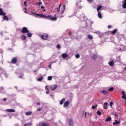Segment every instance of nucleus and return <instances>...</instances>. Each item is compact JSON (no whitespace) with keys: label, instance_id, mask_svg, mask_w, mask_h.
I'll use <instances>...</instances> for the list:
<instances>
[{"label":"nucleus","instance_id":"47","mask_svg":"<svg viewBox=\"0 0 126 126\" xmlns=\"http://www.w3.org/2000/svg\"><path fill=\"white\" fill-rule=\"evenodd\" d=\"M46 94H49V93L50 92V91H49V89H46Z\"/></svg>","mask_w":126,"mask_h":126},{"label":"nucleus","instance_id":"50","mask_svg":"<svg viewBox=\"0 0 126 126\" xmlns=\"http://www.w3.org/2000/svg\"><path fill=\"white\" fill-rule=\"evenodd\" d=\"M111 28H112V26L109 25V26H108V29H111Z\"/></svg>","mask_w":126,"mask_h":126},{"label":"nucleus","instance_id":"45","mask_svg":"<svg viewBox=\"0 0 126 126\" xmlns=\"http://www.w3.org/2000/svg\"><path fill=\"white\" fill-rule=\"evenodd\" d=\"M114 103H113V102H110V107L112 108V106H113V104Z\"/></svg>","mask_w":126,"mask_h":126},{"label":"nucleus","instance_id":"26","mask_svg":"<svg viewBox=\"0 0 126 126\" xmlns=\"http://www.w3.org/2000/svg\"><path fill=\"white\" fill-rule=\"evenodd\" d=\"M3 19H4V20H6L7 21H8V17L5 15L3 16Z\"/></svg>","mask_w":126,"mask_h":126},{"label":"nucleus","instance_id":"55","mask_svg":"<svg viewBox=\"0 0 126 126\" xmlns=\"http://www.w3.org/2000/svg\"><path fill=\"white\" fill-rule=\"evenodd\" d=\"M39 17H41V18H43V14H40V16H39Z\"/></svg>","mask_w":126,"mask_h":126},{"label":"nucleus","instance_id":"59","mask_svg":"<svg viewBox=\"0 0 126 126\" xmlns=\"http://www.w3.org/2000/svg\"><path fill=\"white\" fill-rule=\"evenodd\" d=\"M96 34H100V32H95Z\"/></svg>","mask_w":126,"mask_h":126},{"label":"nucleus","instance_id":"27","mask_svg":"<svg viewBox=\"0 0 126 126\" xmlns=\"http://www.w3.org/2000/svg\"><path fill=\"white\" fill-rule=\"evenodd\" d=\"M22 40H26V37L24 35H22L21 36Z\"/></svg>","mask_w":126,"mask_h":126},{"label":"nucleus","instance_id":"28","mask_svg":"<svg viewBox=\"0 0 126 126\" xmlns=\"http://www.w3.org/2000/svg\"><path fill=\"white\" fill-rule=\"evenodd\" d=\"M101 93H103V94H108V92L106 90L101 91Z\"/></svg>","mask_w":126,"mask_h":126},{"label":"nucleus","instance_id":"15","mask_svg":"<svg viewBox=\"0 0 126 126\" xmlns=\"http://www.w3.org/2000/svg\"><path fill=\"white\" fill-rule=\"evenodd\" d=\"M7 112H8L9 113H15V110L14 109H6Z\"/></svg>","mask_w":126,"mask_h":126},{"label":"nucleus","instance_id":"29","mask_svg":"<svg viewBox=\"0 0 126 126\" xmlns=\"http://www.w3.org/2000/svg\"><path fill=\"white\" fill-rule=\"evenodd\" d=\"M88 38L90 39V40H92L93 39V36L90 34L88 35Z\"/></svg>","mask_w":126,"mask_h":126},{"label":"nucleus","instance_id":"5","mask_svg":"<svg viewBox=\"0 0 126 126\" xmlns=\"http://www.w3.org/2000/svg\"><path fill=\"white\" fill-rule=\"evenodd\" d=\"M51 15H44V14H42V18H43V19H49V18H51Z\"/></svg>","mask_w":126,"mask_h":126},{"label":"nucleus","instance_id":"49","mask_svg":"<svg viewBox=\"0 0 126 126\" xmlns=\"http://www.w3.org/2000/svg\"><path fill=\"white\" fill-rule=\"evenodd\" d=\"M108 105H109V103H107V102H105V103H104V106H108Z\"/></svg>","mask_w":126,"mask_h":126},{"label":"nucleus","instance_id":"48","mask_svg":"<svg viewBox=\"0 0 126 126\" xmlns=\"http://www.w3.org/2000/svg\"><path fill=\"white\" fill-rule=\"evenodd\" d=\"M76 5H77V7H78V8H82V6H77V3H76Z\"/></svg>","mask_w":126,"mask_h":126},{"label":"nucleus","instance_id":"56","mask_svg":"<svg viewBox=\"0 0 126 126\" xmlns=\"http://www.w3.org/2000/svg\"><path fill=\"white\" fill-rule=\"evenodd\" d=\"M23 77V75L22 74L21 75H20L19 77V78H22Z\"/></svg>","mask_w":126,"mask_h":126},{"label":"nucleus","instance_id":"23","mask_svg":"<svg viewBox=\"0 0 126 126\" xmlns=\"http://www.w3.org/2000/svg\"><path fill=\"white\" fill-rule=\"evenodd\" d=\"M32 125V122L27 123L24 125V126H31Z\"/></svg>","mask_w":126,"mask_h":126},{"label":"nucleus","instance_id":"13","mask_svg":"<svg viewBox=\"0 0 126 126\" xmlns=\"http://www.w3.org/2000/svg\"><path fill=\"white\" fill-rule=\"evenodd\" d=\"M0 15H2V16L5 15V13L3 12V11H2V9L1 8H0Z\"/></svg>","mask_w":126,"mask_h":126},{"label":"nucleus","instance_id":"64","mask_svg":"<svg viewBox=\"0 0 126 126\" xmlns=\"http://www.w3.org/2000/svg\"><path fill=\"white\" fill-rule=\"evenodd\" d=\"M40 14H36L37 16H39Z\"/></svg>","mask_w":126,"mask_h":126},{"label":"nucleus","instance_id":"57","mask_svg":"<svg viewBox=\"0 0 126 126\" xmlns=\"http://www.w3.org/2000/svg\"><path fill=\"white\" fill-rule=\"evenodd\" d=\"M87 116V113L85 112V117L86 118Z\"/></svg>","mask_w":126,"mask_h":126},{"label":"nucleus","instance_id":"22","mask_svg":"<svg viewBox=\"0 0 126 126\" xmlns=\"http://www.w3.org/2000/svg\"><path fill=\"white\" fill-rule=\"evenodd\" d=\"M109 64L110 66H114V61H112L109 62Z\"/></svg>","mask_w":126,"mask_h":126},{"label":"nucleus","instance_id":"19","mask_svg":"<svg viewBox=\"0 0 126 126\" xmlns=\"http://www.w3.org/2000/svg\"><path fill=\"white\" fill-rule=\"evenodd\" d=\"M64 101H65V99L64 98H63L60 102V105H63Z\"/></svg>","mask_w":126,"mask_h":126},{"label":"nucleus","instance_id":"25","mask_svg":"<svg viewBox=\"0 0 126 126\" xmlns=\"http://www.w3.org/2000/svg\"><path fill=\"white\" fill-rule=\"evenodd\" d=\"M32 114V111H28L26 113V116H30V115H31Z\"/></svg>","mask_w":126,"mask_h":126},{"label":"nucleus","instance_id":"34","mask_svg":"<svg viewBox=\"0 0 126 126\" xmlns=\"http://www.w3.org/2000/svg\"><path fill=\"white\" fill-rule=\"evenodd\" d=\"M37 79V81H39V82L42 81V80H43V77H41Z\"/></svg>","mask_w":126,"mask_h":126},{"label":"nucleus","instance_id":"12","mask_svg":"<svg viewBox=\"0 0 126 126\" xmlns=\"http://www.w3.org/2000/svg\"><path fill=\"white\" fill-rule=\"evenodd\" d=\"M39 126H49V125L46 123H44L43 122L39 123Z\"/></svg>","mask_w":126,"mask_h":126},{"label":"nucleus","instance_id":"53","mask_svg":"<svg viewBox=\"0 0 126 126\" xmlns=\"http://www.w3.org/2000/svg\"><path fill=\"white\" fill-rule=\"evenodd\" d=\"M27 3V1H25L24 2V5H25V6H26V4Z\"/></svg>","mask_w":126,"mask_h":126},{"label":"nucleus","instance_id":"52","mask_svg":"<svg viewBox=\"0 0 126 126\" xmlns=\"http://www.w3.org/2000/svg\"><path fill=\"white\" fill-rule=\"evenodd\" d=\"M107 106H106V105H103V108L105 109V110H106V109H107Z\"/></svg>","mask_w":126,"mask_h":126},{"label":"nucleus","instance_id":"54","mask_svg":"<svg viewBox=\"0 0 126 126\" xmlns=\"http://www.w3.org/2000/svg\"><path fill=\"white\" fill-rule=\"evenodd\" d=\"M41 8L42 9H45V6H44L43 5H42V6H41Z\"/></svg>","mask_w":126,"mask_h":126},{"label":"nucleus","instance_id":"9","mask_svg":"<svg viewBox=\"0 0 126 126\" xmlns=\"http://www.w3.org/2000/svg\"><path fill=\"white\" fill-rule=\"evenodd\" d=\"M69 105V101H66L64 103L63 107L64 108H66L67 106Z\"/></svg>","mask_w":126,"mask_h":126},{"label":"nucleus","instance_id":"63","mask_svg":"<svg viewBox=\"0 0 126 126\" xmlns=\"http://www.w3.org/2000/svg\"><path fill=\"white\" fill-rule=\"evenodd\" d=\"M68 34H69V36H70V35H71V32H68Z\"/></svg>","mask_w":126,"mask_h":126},{"label":"nucleus","instance_id":"51","mask_svg":"<svg viewBox=\"0 0 126 126\" xmlns=\"http://www.w3.org/2000/svg\"><path fill=\"white\" fill-rule=\"evenodd\" d=\"M115 116L116 119H118L119 118V116L117 114H115Z\"/></svg>","mask_w":126,"mask_h":126},{"label":"nucleus","instance_id":"4","mask_svg":"<svg viewBox=\"0 0 126 126\" xmlns=\"http://www.w3.org/2000/svg\"><path fill=\"white\" fill-rule=\"evenodd\" d=\"M79 18L80 19L81 21H83V20L85 19V15L82 14L81 16H80Z\"/></svg>","mask_w":126,"mask_h":126},{"label":"nucleus","instance_id":"7","mask_svg":"<svg viewBox=\"0 0 126 126\" xmlns=\"http://www.w3.org/2000/svg\"><path fill=\"white\" fill-rule=\"evenodd\" d=\"M122 39H124V40H126V38L125 37V36L122 34H120L118 36V39L119 40H122Z\"/></svg>","mask_w":126,"mask_h":126},{"label":"nucleus","instance_id":"60","mask_svg":"<svg viewBox=\"0 0 126 126\" xmlns=\"http://www.w3.org/2000/svg\"><path fill=\"white\" fill-rule=\"evenodd\" d=\"M7 99V98H4L3 99V100L4 101H6Z\"/></svg>","mask_w":126,"mask_h":126},{"label":"nucleus","instance_id":"43","mask_svg":"<svg viewBox=\"0 0 126 126\" xmlns=\"http://www.w3.org/2000/svg\"><path fill=\"white\" fill-rule=\"evenodd\" d=\"M1 36H3V32L1 31L0 32Z\"/></svg>","mask_w":126,"mask_h":126},{"label":"nucleus","instance_id":"8","mask_svg":"<svg viewBox=\"0 0 126 126\" xmlns=\"http://www.w3.org/2000/svg\"><path fill=\"white\" fill-rule=\"evenodd\" d=\"M126 49V46H121V48L119 49L120 52H124Z\"/></svg>","mask_w":126,"mask_h":126},{"label":"nucleus","instance_id":"17","mask_svg":"<svg viewBox=\"0 0 126 126\" xmlns=\"http://www.w3.org/2000/svg\"><path fill=\"white\" fill-rule=\"evenodd\" d=\"M50 20H52V21H57V18L56 17H51Z\"/></svg>","mask_w":126,"mask_h":126},{"label":"nucleus","instance_id":"20","mask_svg":"<svg viewBox=\"0 0 126 126\" xmlns=\"http://www.w3.org/2000/svg\"><path fill=\"white\" fill-rule=\"evenodd\" d=\"M120 123H121V121H118V120H115V122L113 123V125H119V124H120Z\"/></svg>","mask_w":126,"mask_h":126},{"label":"nucleus","instance_id":"38","mask_svg":"<svg viewBox=\"0 0 126 126\" xmlns=\"http://www.w3.org/2000/svg\"><path fill=\"white\" fill-rule=\"evenodd\" d=\"M63 6L64 10L62 12L61 14H63V12L64 11V9H65V5H63Z\"/></svg>","mask_w":126,"mask_h":126},{"label":"nucleus","instance_id":"31","mask_svg":"<svg viewBox=\"0 0 126 126\" xmlns=\"http://www.w3.org/2000/svg\"><path fill=\"white\" fill-rule=\"evenodd\" d=\"M27 33H27V36H28V37H32V33H30V32H27Z\"/></svg>","mask_w":126,"mask_h":126},{"label":"nucleus","instance_id":"36","mask_svg":"<svg viewBox=\"0 0 126 126\" xmlns=\"http://www.w3.org/2000/svg\"><path fill=\"white\" fill-rule=\"evenodd\" d=\"M52 78H53V77L52 76H49L48 77L47 79H48V80L50 81V80H52Z\"/></svg>","mask_w":126,"mask_h":126},{"label":"nucleus","instance_id":"18","mask_svg":"<svg viewBox=\"0 0 126 126\" xmlns=\"http://www.w3.org/2000/svg\"><path fill=\"white\" fill-rule=\"evenodd\" d=\"M112 120V118L111 117H108L105 120L106 123H108V122H110V121Z\"/></svg>","mask_w":126,"mask_h":126},{"label":"nucleus","instance_id":"35","mask_svg":"<svg viewBox=\"0 0 126 126\" xmlns=\"http://www.w3.org/2000/svg\"><path fill=\"white\" fill-rule=\"evenodd\" d=\"M96 114L98 115V116H101V112L100 111H97V112H96Z\"/></svg>","mask_w":126,"mask_h":126},{"label":"nucleus","instance_id":"3","mask_svg":"<svg viewBox=\"0 0 126 126\" xmlns=\"http://www.w3.org/2000/svg\"><path fill=\"white\" fill-rule=\"evenodd\" d=\"M39 36L40 37L41 39L42 40H47L48 39V35H44L41 34H39Z\"/></svg>","mask_w":126,"mask_h":126},{"label":"nucleus","instance_id":"2","mask_svg":"<svg viewBox=\"0 0 126 126\" xmlns=\"http://www.w3.org/2000/svg\"><path fill=\"white\" fill-rule=\"evenodd\" d=\"M22 33H29V31L28 29L26 27H23L21 31Z\"/></svg>","mask_w":126,"mask_h":126},{"label":"nucleus","instance_id":"39","mask_svg":"<svg viewBox=\"0 0 126 126\" xmlns=\"http://www.w3.org/2000/svg\"><path fill=\"white\" fill-rule=\"evenodd\" d=\"M36 4H38L40 6V5L42 4V2L39 1L38 2L36 3Z\"/></svg>","mask_w":126,"mask_h":126},{"label":"nucleus","instance_id":"30","mask_svg":"<svg viewBox=\"0 0 126 126\" xmlns=\"http://www.w3.org/2000/svg\"><path fill=\"white\" fill-rule=\"evenodd\" d=\"M92 57L94 60H96V58H97V55H94L92 56Z\"/></svg>","mask_w":126,"mask_h":126},{"label":"nucleus","instance_id":"37","mask_svg":"<svg viewBox=\"0 0 126 126\" xmlns=\"http://www.w3.org/2000/svg\"><path fill=\"white\" fill-rule=\"evenodd\" d=\"M61 6H62V5H61V4L59 5V8H57L58 12H60V9L61 8Z\"/></svg>","mask_w":126,"mask_h":126},{"label":"nucleus","instance_id":"61","mask_svg":"<svg viewBox=\"0 0 126 126\" xmlns=\"http://www.w3.org/2000/svg\"><path fill=\"white\" fill-rule=\"evenodd\" d=\"M36 105H41V103H40V102H37L36 103Z\"/></svg>","mask_w":126,"mask_h":126},{"label":"nucleus","instance_id":"1","mask_svg":"<svg viewBox=\"0 0 126 126\" xmlns=\"http://www.w3.org/2000/svg\"><path fill=\"white\" fill-rule=\"evenodd\" d=\"M102 7H103L102 6H99L97 8V11L98 12V17H99V18H100V19H102V13H101V12H100V10L101 9V8H102Z\"/></svg>","mask_w":126,"mask_h":126},{"label":"nucleus","instance_id":"14","mask_svg":"<svg viewBox=\"0 0 126 126\" xmlns=\"http://www.w3.org/2000/svg\"><path fill=\"white\" fill-rule=\"evenodd\" d=\"M69 124L70 126H73V121H72V119H70L69 120Z\"/></svg>","mask_w":126,"mask_h":126},{"label":"nucleus","instance_id":"11","mask_svg":"<svg viewBox=\"0 0 126 126\" xmlns=\"http://www.w3.org/2000/svg\"><path fill=\"white\" fill-rule=\"evenodd\" d=\"M122 94L123 95L122 98L123 99H125V100H126V92H125V91H122Z\"/></svg>","mask_w":126,"mask_h":126},{"label":"nucleus","instance_id":"42","mask_svg":"<svg viewBox=\"0 0 126 126\" xmlns=\"http://www.w3.org/2000/svg\"><path fill=\"white\" fill-rule=\"evenodd\" d=\"M57 48L58 49H60V48H61V45H60V44H58V45H57Z\"/></svg>","mask_w":126,"mask_h":126},{"label":"nucleus","instance_id":"16","mask_svg":"<svg viewBox=\"0 0 126 126\" xmlns=\"http://www.w3.org/2000/svg\"><path fill=\"white\" fill-rule=\"evenodd\" d=\"M17 62V59H16V58H14L12 59L11 61V63H15Z\"/></svg>","mask_w":126,"mask_h":126},{"label":"nucleus","instance_id":"32","mask_svg":"<svg viewBox=\"0 0 126 126\" xmlns=\"http://www.w3.org/2000/svg\"><path fill=\"white\" fill-rule=\"evenodd\" d=\"M3 90H4V89H3V87L0 88V93H3V92H3Z\"/></svg>","mask_w":126,"mask_h":126},{"label":"nucleus","instance_id":"46","mask_svg":"<svg viewBox=\"0 0 126 126\" xmlns=\"http://www.w3.org/2000/svg\"><path fill=\"white\" fill-rule=\"evenodd\" d=\"M88 2H89L90 3H91V2H92V1H93V0H87Z\"/></svg>","mask_w":126,"mask_h":126},{"label":"nucleus","instance_id":"58","mask_svg":"<svg viewBox=\"0 0 126 126\" xmlns=\"http://www.w3.org/2000/svg\"><path fill=\"white\" fill-rule=\"evenodd\" d=\"M41 110H42V109L41 108H39L37 109V111H41Z\"/></svg>","mask_w":126,"mask_h":126},{"label":"nucleus","instance_id":"40","mask_svg":"<svg viewBox=\"0 0 126 126\" xmlns=\"http://www.w3.org/2000/svg\"><path fill=\"white\" fill-rule=\"evenodd\" d=\"M96 108H97V105L93 106L92 107V109H93L94 110V109H96Z\"/></svg>","mask_w":126,"mask_h":126},{"label":"nucleus","instance_id":"24","mask_svg":"<svg viewBox=\"0 0 126 126\" xmlns=\"http://www.w3.org/2000/svg\"><path fill=\"white\" fill-rule=\"evenodd\" d=\"M117 31H118L117 29L114 30L112 32H111V34H116V33H117Z\"/></svg>","mask_w":126,"mask_h":126},{"label":"nucleus","instance_id":"44","mask_svg":"<svg viewBox=\"0 0 126 126\" xmlns=\"http://www.w3.org/2000/svg\"><path fill=\"white\" fill-rule=\"evenodd\" d=\"M3 75L5 76L6 77H8V75H7V74L6 73L3 74Z\"/></svg>","mask_w":126,"mask_h":126},{"label":"nucleus","instance_id":"62","mask_svg":"<svg viewBox=\"0 0 126 126\" xmlns=\"http://www.w3.org/2000/svg\"><path fill=\"white\" fill-rule=\"evenodd\" d=\"M81 1L80 0H77V2H81Z\"/></svg>","mask_w":126,"mask_h":126},{"label":"nucleus","instance_id":"10","mask_svg":"<svg viewBox=\"0 0 126 126\" xmlns=\"http://www.w3.org/2000/svg\"><path fill=\"white\" fill-rule=\"evenodd\" d=\"M51 90H55L56 89H57V88H58V85H53L52 86H51Z\"/></svg>","mask_w":126,"mask_h":126},{"label":"nucleus","instance_id":"41","mask_svg":"<svg viewBox=\"0 0 126 126\" xmlns=\"http://www.w3.org/2000/svg\"><path fill=\"white\" fill-rule=\"evenodd\" d=\"M79 57H80V56L79 55V54H76L75 55V57L77 58V59H79Z\"/></svg>","mask_w":126,"mask_h":126},{"label":"nucleus","instance_id":"33","mask_svg":"<svg viewBox=\"0 0 126 126\" xmlns=\"http://www.w3.org/2000/svg\"><path fill=\"white\" fill-rule=\"evenodd\" d=\"M114 90V87H111L108 89V91H113Z\"/></svg>","mask_w":126,"mask_h":126},{"label":"nucleus","instance_id":"6","mask_svg":"<svg viewBox=\"0 0 126 126\" xmlns=\"http://www.w3.org/2000/svg\"><path fill=\"white\" fill-rule=\"evenodd\" d=\"M122 6H123V8H124V9L126 8V0H123L122 1Z\"/></svg>","mask_w":126,"mask_h":126},{"label":"nucleus","instance_id":"21","mask_svg":"<svg viewBox=\"0 0 126 126\" xmlns=\"http://www.w3.org/2000/svg\"><path fill=\"white\" fill-rule=\"evenodd\" d=\"M68 56L67 54L64 53L62 55V58L63 59H66V57Z\"/></svg>","mask_w":126,"mask_h":126}]
</instances>
